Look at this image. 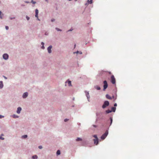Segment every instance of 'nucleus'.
I'll use <instances>...</instances> for the list:
<instances>
[{"instance_id":"1","label":"nucleus","mask_w":159,"mask_h":159,"mask_svg":"<svg viewBox=\"0 0 159 159\" xmlns=\"http://www.w3.org/2000/svg\"><path fill=\"white\" fill-rule=\"evenodd\" d=\"M109 129V127H108L107 130L105 131V133H104L103 134L101 137V139L102 140H104L107 136L108 135V130Z\"/></svg>"},{"instance_id":"2","label":"nucleus","mask_w":159,"mask_h":159,"mask_svg":"<svg viewBox=\"0 0 159 159\" xmlns=\"http://www.w3.org/2000/svg\"><path fill=\"white\" fill-rule=\"evenodd\" d=\"M110 103L108 101H105L104 102L102 106V108L103 109H105L106 107H108Z\"/></svg>"},{"instance_id":"3","label":"nucleus","mask_w":159,"mask_h":159,"mask_svg":"<svg viewBox=\"0 0 159 159\" xmlns=\"http://www.w3.org/2000/svg\"><path fill=\"white\" fill-rule=\"evenodd\" d=\"M103 90L104 91L107 88L108 85V84H107V81L106 80L103 81Z\"/></svg>"},{"instance_id":"4","label":"nucleus","mask_w":159,"mask_h":159,"mask_svg":"<svg viewBox=\"0 0 159 159\" xmlns=\"http://www.w3.org/2000/svg\"><path fill=\"white\" fill-rule=\"evenodd\" d=\"M84 93H85V95L87 97L88 101L89 102H90V95H89V92L87 91H85Z\"/></svg>"},{"instance_id":"5","label":"nucleus","mask_w":159,"mask_h":159,"mask_svg":"<svg viewBox=\"0 0 159 159\" xmlns=\"http://www.w3.org/2000/svg\"><path fill=\"white\" fill-rule=\"evenodd\" d=\"M111 81L113 84H114L116 83V79L113 75H112L111 76Z\"/></svg>"},{"instance_id":"6","label":"nucleus","mask_w":159,"mask_h":159,"mask_svg":"<svg viewBox=\"0 0 159 159\" xmlns=\"http://www.w3.org/2000/svg\"><path fill=\"white\" fill-rule=\"evenodd\" d=\"M2 57L4 59L7 60L8 59L9 55L7 53H4L2 55Z\"/></svg>"},{"instance_id":"7","label":"nucleus","mask_w":159,"mask_h":159,"mask_svg":"<svg viewBox=\"0 0 159 159\" xmlns=\"http://www.w3.org/2000/svg\"><path fill=\"white\" fill-rule=\"evenodd\" d=\"M93 141L94 142V143L95 145H98L99 144V139H93Z\"/></svg>"},{"instance_id":"8","label":"nucleus","mask_w":159,"mask_h":159,"mask_svg":"<svg viewBox=\"0 0 159 159\" xmlns=\"http://www.w3.org/2000/svg\"><path fill=\"white\" fill-rule=\"evenodd\" d=\"M52 45H50L47 48L48 52L49 53H51L52 52L51 49L52 48Z\"/></svg>"},{"instance_id":"9","label":"nucleus","mask_w":159,"mask_h":159,"mask_svg":"<svg viewBox=\"0 0 159 159\" xmlns=\"http://www.w3.org/2000/svg\"><path fill=\"white\" fill-rule=\"evenodd\" d=\"M65 83H68V85L69 86H72V85L71 84V82L70 80L69 79H68L66 82Z\"/></svg>"},{"instance_id":"10","label":"nucleus","mask_w":159,"mask_h":159,"mask_svg":"<svg viewBox=\"0 0 159 159\" xmlns=\"http://www.w3.org/2000/svg\"><path fill=\"white\" fill-rule=\"evenodd\" d=\"M28 93L27 92H25L23 93L22 95V98H26L28 96Z\"/></svg>"},{"instance_id":"11","label":"nucleus","mask_w":159,"mask_h":159,"mask_svg":"<svg viewBox=\"0 0 159 159\" xmlns=\"http://www.w3.org/2000/svg\"><path fill=\"white\" fill-rule=\"evenodd\" d=\"M93 2V0H88L87 2L85 4V5L88 6L89 4H91Z\"/></svg>"},{"instance_id":"12","label":"nucleus","mask_w":159,"mask_h":159,"mask_svg":"<svg viewBox=\"0 0 159 159\" xmlns=\"http://www.w3.org/2000/svg\"><path fill=\"white\" fill-rule=\"evenodd\" d=\"M22 108L20 107H19L17 108L16 112L18 114H20V113L21 111Z\"/></svg>"},{"instance_id":"13","label":"nucleus","mask_w":159,"mask_h":159,"mask_svg":"<svg viewBox=\"0 0 159 159\" xmlns=\"http://www.w3.org/2000/svg\"><path fill=\"white\" fill-rule=\"evenodd\" d=\"M116 107H112L111 108V112H115L116 111Z\"/></svg>"},{"instance_id":"14","label":"nucleus","mask_w":159,"mask_h":159,"mask_svg":"<svg viewBox=\"0 0 159 159\" xmlns=\"http://www.w3.org/2000/svg\"><path fill=\"white\" fill-rule=\"evenodd\" d=\"M106 98L108 99H110V100H111L112 99V97H111L109 94H107L106 95Z\"/></svg>"},{"instance_id":"15","label":"nucleus","mask_w":159,"mask_h":159,"mask_svg":"<svg viewBox=\"0 0 159 159\" xmlns=\"http://www.w3.org/2000/svg\"><path fill=\"white\" fill-rule=\"evenodd\" d=\"M3 86V82L2 81H0V89H2Z\"/></svg>"},{"instance_id":"16","label":"nucleus","mask_w":159,"mask_h":159,"mask_svg":"<svg viewBox=\"0 0 159 159\" xmlns=\"http://www.w3.org/2000/svg\"><path fill=\"white\" fill-rule=\"evenodd\" d=\"M110 125H109V127L111 125V124H112V121H113L112 117H110Z\"/></svg>"},{"instance_id":"17","label":"nucleus","mask_w":159,"mask_h":159,"mask_svg":"<svg viewBox=\"0 0 159 159\" xmlns=\"http://www.w3.org/2000/svg\"><path fill=\"white\" fill-rule=\"evenodd\" d=\"M41 45H42V46L41 47V48L43 49H45V47L44 46V43L43 42H42L41 43Z\"/></svg>"},{"instance_id":"18","label":"nucleus","mask_w":159,"mask_h":159,"mask_svg":"<svg viewBox=\"0 0 159 159\" xmlns=\"http://www.w3.org/2000/svg\"><path fill=\"white\" fill-rule=\"evenodd\" d=\"M75 53H76V54H82V52H81V51H77L76 52H73V54H75Z\"/></svg>"},{"instance_id":"19","label":"nucleus","mask_w":159,"mask_h":159,"mask_svg":"<svg viewBox=\"0 0 159 159\" xmlns=\"http://www.w3.org/2000/svg\"><path fill=\"white\" fill-rule=\"evenodd\" d=\"M94 87L95 89H96L97 90H100L101 89L100 87L98 85L95 86Z\"/></svg>"},{"instance_id":"20","label":"nucleus","mask_w":159,"mask_h":159,"mask_svg":"<svg viewBox=\"0 0 159 159\" xmlns=\"http://www.w3.org/2000/svg\"><path fill=\"white\" fill-rule=\"evenodd\" d=\"M32 158L33 159H37L38 158V156L37 155H34L32 156Z\"/></svg>"},{"instance_id":"21","label":"nucleus","mask_w":159,"mask_h":159,"mask_svg":"<svg viewBox=\"0 0 159 159\" xmlns=\"http://www.w3.org/2000/svg\"><path fill=\"white\" fill-rule=\"evenodd\" d=\"M105 112H106V114H108V113L111 112V110L108 109V110H106L105 111Z\"/></svg>"},{"instance_id":"22","label":"nucleus","mask_w":159,"mask_h":159,"mask_svg":"<svg viewBox=\"0 0 159 159\" xmlns=\"http://www.w3.org/2000/svg\"><path fill=\"white\" fill-rule=\"evenodd\" d=\"M61 154V152L59 150H57V152H56V154L57 156L60 155Z\"/></svg>"},{"instance_id":"23","label":"nucleus","mask_w":159,"mask_h":159,"mask_svg":"<svg viewBox=\"0 0 159 159\" xmlns=\"http://www.w3.org/2000/svg\"><path fill=\"white\" fill-rule=\"evenodd\" d=\"M27 137H28V136L27 135H26V134L24 135H22L21 136V138H23V139H25V138H27Z\"/></svg>"},{"instance_id":"24","label":"nucleus","mask_w":159,"mask_h":159,"mask_svg":"<svg viewBox=\"0 0 159 159\" xmlns=\"http://www.w3.org/2000/svg\"><path fill=\"white\" fill-rule=\"evenodd\" d=\"M76 140L77 141H82V139L81 138L78 137L76 139Z\"/></svg>"},{"instance_id":"25","label":"nucleus","mask_w":159,"mask_h":159,"mask_svg":"<svg viewBox=\"0 0 159 159\" xmlns=\"http://www.w3.org/2000/svg\"><path fill=\"white\" fill-rule=\"evenodd\" d=\"M55 29L58 31H61L62 30L61 29H60L57 27H56L55 28Z\"/></svg>"},{"instance_id":"26","label":"nucleus","mask_w":159,"mask_h":159,"mask_svg":"<svg viewBox=\"0 0 159 159\" xmlns=\"http://www.w3.org/2000/svg\"><path fill=\"white\" fill-rule=\"evenodd\" d=\"M93 137H94L95 139H98L97 135L96 134H94L93 135Z\"/></svg>"},{"instance_id":"27","label":"nucleus","mask_w":159,"mask_h":159,"mask_svg":"<svg viewBox=\"0 0 159 159\" xmlns=\"http://www.w3.org/2000/svg\"><path fill=\"white\" fill-rule=\"evenodd\" d=\"M12 117L14 118H18L19 116H17V115H16L15 114L14 115H12Z\"/></svg>"},{"instance_id":"28","label":"nucleus","mask_w":159,"mask_h":159,"mask_svg":"<svg viewBox=\"0 0 159 159\" xmlns=\"http://www.w3.org/2000/svg\"><path fill=\"white\" fill-rule=\"evenodd\" d=\"M35 14H38L39 13V10L37 9H36L35 10Z\"/></svg>"},{"instance_id":"29","label":"nucleus","mask_w":159,"mask_h":159,"mask_svg":"<svg viewBox=\"0 0 159 159\" xmlns=\"http://www.w3.org/2000/svg\"><path fill=\"white\" fill-rule=\"evenodd\" d=\"M31 2L34 4H35L36 3V2L34 1L33 0H31Z\"/></svg>"},{"instance_id":"30","label":"nucleus","mask_w":159,"mask_h":159,"mask_svg":"<svg viewBox=\"0 0 159 159\" xmlns=\"http://www.w3.org/2000/svg\"><path fill=\"white\" fill-rule=\"evenodd\" d=\"M9 19L11 20H12L13 19H15V17H9Z\"/></svg>"},{"instance_id":"31","label":"nucleus","mask_w":159,"mask_h":159,"mask_svg":"<svg viewBox=\"0 0 159 159\" xmlns=\"http://www.w3.org/2000/svg\"><path fill=\"white\" fill-rule=\"evenodd\" d=\"M26 18L27 20H30V17L28 16H26Z\"/></svg>"},{"instance_id":"32","label":"nucleus","mask_w":159,"mask_h":159,"mask_svg":"<svg viewBox=\"0 0 159 159\" xmlns=\"http://www.w3.org/2000/svg\"><path fill=\"white\" fill-rule=\"evenodd\" d=\"M73 29H72V28H71L70 29L68 30L67 31V32H70V31H72L73 30Z\"/></svg>"},{"instance_id":"33","label":"nucleus","mask_w":159,"mask_h":159,"mask_svg":"<svg viewBox=\"0 0 159 159\" xmlns=\"http://www.w3.org/2000/svg\"><path fill=\"white\" fill-rule=\"evenodd\" d=\"M69 120V119H68L66 118V119H65L64 120V121L65 122H66L67 121Z\"/></svg>"},{"instance_id":"34","label":"nucleus","mask_w":159,"mask_h":159,"mask_svg":"<svg viewBox=\"0 0 159 159\" xmlns=\"http://www.w3.org/2000/svg\"><path fill=\"white\" fill-rule=\"evenodd\" d=\"M0 139L3 140L4 139V138L2 137L1 136H0Z\"/></svg>"},{"instance_id":"35","label":"nucleus","mask_w":159,"mask_h":159,"mask_svg":"<svg viewBox=\"0 0 159 159\" xmlns=\"http://www.w3.org/2000/svg\"><path fill=\"white\" fill-rule=\"evenodd\" d=\"M5 29L6 30H8L9 29V27L8 26H5Z\"/></svg>"},{"instance_id":"36","label":"nucleus","mask_w":159,"mask_h":159,"mask_svg":"<svg viewBox=\"0 0 159 159\" xmlns=\"http://www.w3.org/2000/svg\"><path fill=\"white\" fill-rule=\"evenodd\" d=\"M55 20V19H51V21L52 22H54Z\"/></svg>"},{"instance_id":"37","label":"nucleus","mask_w":159,"mask_h":159,"mask_svg":"<svg viewBox=\"0 0 159 159\" xmlns=\"http://www.w3.org/2000/svg\"><path fill=\"white\" fill-rule=\"evenodd\" d=\"M38 148L39 149H41L43 148L42 146H39Z\"/></svg>"},{"instance_id":"38","label":"nucleus","mask_w":159,"mask_h":159,"mask_svg":"<svg viewBox=\"0 0 159 159\" xmlns=\"http://www.w3.org/2000/svg\"><path fill=\"white\" fill-rule=\"evenodd\" d=\"M3 117H4V116L2 115H0V119H1Z\"/></svg>"},{"instance_id":"39","label":"nucleus","mask_w":159,"mask_h":159,"mask_svg":"<svg viewBox=\"0 0 159 159\" xmlns=\"http://www.w3.org/2000/svg\"><path fill=\"white\" fill-rule=\"evenodd\" d=\"M114 107H116L117 106V104L116 103H115L114 104Z\"/></svg>"},{"instance_id":"40","label":"nucleus","mask_w":159,"mask_h":159,"mask_svg":"<svg viewBox=\"0 0 159 159\" xmlns=\"http://www.w3.org/2000/svg\"><path fill=\"white\" fill-rule=\"evenodd\" d=\"M38 14H35V17L36 18H38Z\"/></svg>"},{"instance_id":"41","label":"nucleus","mask_w":159,"mask_h":159,"mask_svg":"<svg viewBox=\"0 0 159 159\" xmlns=\"http://www.w3.org/2000/svg\"><path fill=\"white\" fill-rule=\"evenodd\" d=\"M45 35H48V33L47 32H46L45 33Z\"/></svg>"},{"instance_id":"42","label":"nucleus","mask_w":159,"mask_h":159,"mask_svg":"<svg viewBox=\"0 0 159 159\" xmlns=\"http://www.w3.org/2000/svg\"><path fill=\"white\" fill-rule=\"evenodd\" d=\"M93 126L95 128H96L97 127V126L94 125H93Z\"/></svg>"},{"instance_id":"43","label":"nucleus","mask_w":159,"mask_h":159,"mask_svg":"<svg viewBox=\"0 0 159 159\" xmlns=\"http://www.w3.org/2000/svg\"><path fill=\"white\" fill-rule=\"evenodd\" d=\"M0 18L1 19H2V15H0Z\"/></svg>"},{"instance_id":"44","label":"nucleus","mask_w":159,"mask_h":159,"mask_svg":"<svg viewBox=\"0 0 159 159\" xmlns=\"http://www.w3.org/2000/svg\"><path fill=\"white\" fill-rule=\"evenodd\" d=\"M25 3H30V2H29L27 1H25Z\"/></svg>"},{"instance_id":"45","label":"nucleus","mask_w":159,"mask_h":159,"mask_svg":"<svg viewBox=\"0 0 159 159\" xmlns=\"http://www.w3.org/2000/svg\"><path fill=\"white\" fill-rule=\"evenodd\" d=\"M3 77L5 79H7V78L6 77L4 76H3Z\"/></svg>"},{"instance_id":"46","label":"nucleus","mask_w":159,"mask_h":159,"mask_svg":"<svg viewBox=\"0 0 159 159\" xmlns=\"http://www.w3.org/2000/svg\"><path fill=\"white\" fill-rule=\"evenodd\" d=\"M77 125H79V126H80V125H81V124L80 123H77Z\"/></svg>"},{"instance_id":"47","label":"nucleus","mask_w":159,"mask_h":159,"mask_svg":"<svg viewBox=\"0 0 159 159\" xmlns=\"http://www.w3.org/2000/svg\"><path fill=\"white\" fill-rule=\"evenodd\" d=\"M21 6L22 7H24L25 6V5L24 4H21Z\"/></svg>"},{"instance_id":"48","label":"nucleus","mask_w":159,"mask_h":159,"mask_svg":"<svg viewBox=\"0 0 159 159\" xmlns=\"http://www.w3.org/2000/svg\"><path fill=\"white\" fill-rule=\"evenodd\" d=\"M112 97V98H115L114 96L113 95V96H112V97Z\"/></svg>"},{"instance_id":"49","label":"nucleus","mask_w":159,"mask_h":159,"mask_svg":"<svg viewBox=\"0 0 159 159\" xmlns=\"http://www.w3.org/2000/svg\"><path fill=\"white\" fill-rule=\"evenodd\" d=\"M98 118H96V122H97V121H98Z\"/></svg>"},{"instance_id":"50","label":"nucleus","mask_w":159,"mask_h":159,"mask_svg":"<svg viewBox=\"0 0 159 159\" xmlns=\"http://www.w3.org/2000/svg\"><path fill=\"white\" fill-rule=\"evenodd\" d=\"M37 18V20H39V21L40 20V19L38 18V17Z\"/></svg>"},{"instance_id":"51","label":"nucleus","mask_w":159,"mask_h":159,"mask_svg":"<svg viewBox=\"0 0 159 159\" xmlns=\"http://www.w3.org/2000/svg\"><path fill=\"white\" fill-rule=\"evenodd\" d=\"M45 1L47 2H48V0H45Z\"/></svg>"},{"instance_id":"52","label":"nucleus","mask_w":159,"mask_h":159,"mask_svg":"<svg viewBox=\"0 0 159 159\" xmlns=\"http://www.w3.org/2000/svg\"><path fill=\"white\" fill-rule=\"evenodd\" d=\"M2 13V12L0 11V15H1Z\"/></svg>"},{"instance_id":"53","label":"nucleus","mask_w":159,"mask_h":159,"mask_svg":"<svg viewBox=\"0 0 159 159\" xmlns=\"http://www.w3.org/2000/svg\"><path fill=\"white\" fill-rule=\"evenodd\" d=\"M1 135L2 136H4V134H1Z\"/></svg>"},{"instance_id":"54","label":"nucleus","mask_w":159,"mask_h":159,"mask_svg":"<svg viewBox=\"0 0 159 159\" xmlns=\"http://www.w3.org/2000/svg\"><path fill=\"white\" fill-rule=\"evenodd\" d=\"M75 47H76V45H75H75H74V48H75Z\"/></svg>"},{"instance_id":"55","label":"nucleus","mask_w":159,"mask_h":159,"mask_svg":"<svg viewBox=\"0 0 159 159\" xmlns=\"http://www.w3.org/2000/svg\"><path fill=\"white\" fill-rule=\"evenodd\" d=\"M73 100H75V98H73Z\"/></svg>"},{"instance_id":"56","label":"nucleus","mask_w":159,"mask_h":159,"mask_svg":"<svg viewBox=\"0 0 159 159\" xmlns=\"http://www.w3.org/2000/svg\"><path fill=\"white\" fill-rule=\"evenodd\" d=\"M74 106H74V105H72V107H74Z\"/></svg>"},{"instance_id":"57","label":"nucleus","mask_w":159,"mask_h":159,"mask_svg":"<svg viewBox=\"0 0 159 159\" xmlns=\"http://www.w3.org/2000/svg\"><path fill=\"white\" fill-rule=\"evenodd\" d=\"M96 115H97V116H98V114L97 113L96 114Z\"/></svg>"},{"instance_id":"58","label":"nucleus","mask_w":159,"mask_h":159,"mask_svg":"<svg viewBox=\"0 0 159 159\" xmlns=\"http://www.w3.org/2000/svg\"><path fill=\"white\" fill-rule=\"evenodd\" d=\"M116 99V98H115V100Z\"/></svg>"},{"instance_id":"59","label":"nucleus","mask_w":159,"mask_h":159,"mask_svg":"<svg viewBox=\"0 0 159 159\" xmlns=\"http://www.w3.org/2000/svg\"><path fill=\"white\" fill-rule=\"evenodd\" d=\"M90 24V23H88V24Z\"/></svg>"},{"instance_id":"60","label":"nucleus","mask_w":159,"mask_h":159,"mask_svg":"<svg viewBox=\"0 0 159 159\" xmlns=\"http://www.w3.org/2000/svg\"><path fill=\"white\" fill-rule=\"evenodd\" d=\"M1 2V1L0 0V3Z\"/></svg>"}]
</instances>
